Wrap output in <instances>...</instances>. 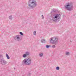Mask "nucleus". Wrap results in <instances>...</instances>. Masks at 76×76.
Returning <instances> with one entry per match:
<instances>
[{
  "label": "nucleus",
  "mask_w": 76,
  "mask_h": 76,
  "mask_svg": "<svg viewBox=\"0 0 76 76\" xmlns=\"http://www.w3.org/2000/svg\"><path fill=\"white\" fill-rule=\"evenodd\" d=\"M28 3V6L31 9H34L37 5V3L35 0H29Z\"/></svg>",
  "instance_id": "nucleus-1"
},
{
  "label": "nucleus",
  "mask_w": 76,
  "mask_h": 76,
  "mask_svg": "<svg viewBox=\"0 0 76 76\" xmlns=\"http://www.w3.org/2000/svg\"><path fill=\"white\" fill-rule=\"evenodd\" d=\"M70 54V53L68 52H66L65 53V55L66 56H69Z\"/></svg>",
  "instance_id": "nucleus-12"
},
{
  "label": "nucleus",
  "mask_w": 76,
  "mask_h": 76,
  "mask_svg": "<svg viewBox=\"0 0 76 76\" xmlns=\"http://www.w3.org/2000/svg\"><path fill=\"white\" fill-rule=\"evenodd\" d=\"M23 62L27 66H30L32 63V60L30 58H26L24 59Z\"/></svg>",
  "instance_id": "nucleus-4"
},
{
  "label": "nucleus",
  "mask_w": 76,
  "mask_h": 76,
  "mask_svg": "<svg viewBox=\"0 0 76 76\" xmlns=\"http://www.w3.org/2000/svg\"><path fill=\"white\" fill-rule=\"evenodd\" d=\"M66 9L69 11L73 10V4L72 3H67L65 6Z\"/></svg>",
  "instance_id": "nucleus-5"
},
{
  "label": "nucleus",
  "mask_w": 76,
  "mask_h": 76,
  "mask_svg": "<svg viewBox=\"0 0 76 76\" xmlns=\"http://www.w3.org/2000/svg\"><path fill=\"white\" fill-rule=\"evenodd\" d=\"M25 54L26 56H29L30 55V53L28 51H26L25 52Z\"/></svg>",
  "instance_id": "nucleus-8"
},
{
  "label": "nucleus",
  "mask_w": 76,
  "mask_h": 76,
  "mask_svg": "<svg viewBox=\"0 0 76 76\" xmlns=\"http://www.w3.org/2000/svg\"><path fill=\"white\" fill-rule=\"evenodd\" d=\"M20 34L21 35H23V33L21 32H20Z\"/></svg>",
  "instance_id": "nucleus-19"
},
{
  "label": "nucleus",
  "mask_w": 76,
  "mask_h": 76,
  "mask_svg": "<svg viewBox=\"0 0 76 76\" xmlns=\"http://www.w3.org/2000/svg\"><path fill=\"white\" fill-rule=\"evenodd\" d=\"M6 56L7 58V59H8V60L10 59V57H9V55L7 54V53L6 54Z\"/></svg>",
  "instance_id": "nucleus-11"
},
{
  "label": "nucleus",
  "mask_w": 76,
  "mask_h": 76,
  "mask_svg": "<svg viewBox=\"0 0 76 76\" xmlns=\"http://www.w3.org/2000/svg\"><path fill=\"white\" fill-rule=\"evenodd\" d=\"M14 69H15V68H14Z\"/></svg>",
  "instance_id": "nucleus-24"
},
{
  "label": "nucleus",
  "mask_w": 76,
  "mask_h": 76,
  "mask_svg": "<svg viewBox=\"0 0 76 76\" xmlns=\"http://www.w3.org/2000/svg\"><path fill=\"white\" fill-rule=\"evenodd\" d=\"M42 19H44V15H42Z\"/></svg>",
  "instance_id": "nucleus-22"
},
{
  "label": "nucleus",
  "mask_w": 76,
  "mask_h": 76,
  "mask_svg": "<svg viewBox=\"0 0 76 76\" xmlns=\"http://www.w3.org/2000/svg\"><path fill=\"white\" fill-rule=\"evenodd\" d=\"M14 39L17 41H20L21 39H20L19 35H17L15 37Z\"/></svg>",
  "instance_id": "nucleus-7"
},
{
  "label": "nucleus",
  "mask_w": 76,
  "mask_h": 76,
  "mask_svg": "<svg viewBox=\"0 0 76 76\" xmlns=\"http://www.w3.org/2000/svg\"><path fill=\"white\" fill-rule=\"evenodd\" d=\"M58 38L56 37H53L50 39V42L53 44L57 45L58 44Z\"/></svg>",
  "instance_id": "nucleus-3"
},
{
  "label": "nucleus",
  "mask_w": 76,
  "mask_h": 76,
  "mask_svg": "<svg viewBox=\"0 0 76 76\" xmlns=\"http://www.w3.org/2000/svg\"><path fill=\"white\" fill-rule=\"evenodd\" d=\"M56 45H52V48H56Z\"/></svg>",
  "instance_id": "nucleus-17"
},
{
  "label": "nucleus",
  "mask_w": 76,
  "mask_h": 76,
  "mask_svg": "<svg viewBox=\"0 0 76 76\" xmlns=\"http://www.w3.org/2000/svg\"><path fill=\"white\" fill-rule=\"evenodd\" d=\"M49 47H51V46L50 45H46V48H48Z\"/></svg>",
  "instance_id": "nucleus-15"
},
{
  "label": "nucleus",
  "mask_w": 76,
  "mask_h": 76,
  "mask_svg": "<svg viewBox=\"0 0 76 76\" xmlns=\"http://www.w3.org/2000/svg\"><path fill=\"white\" fill-rule=\"evenodd\" d=\"M39 56L40 57H42V56H43V53H39Z\"/></svg>",
  "instance_id": "nucleus-9"
},
{
  "label": "nucleus",
  "mask_w": 76,
  "mask_h": 76,
  "mask_svg": "<svg viewBox=\"0 0 76 76\" xmlns=\"http://www.w3.org/2000/svg\"><path fill=\"white\" fill-rule=\"evenodd\" d=\"M41 42L42 43H45V40L44 39H42L41 40Z\"/></svg>",
  "instance_id": "nucleus-10"
},
{
  "label": "nucleus",
  "mask_w": 76,
  "mask_h": 76,
  "mask_svg": "<svg viewBox=\"0 0 76 76\" xmlns=\"http://www.w3.org/2000/svg\"><path fill=\"white\" fill-rule=\"evenodd\" d=\"M59 69H60V67H59V66H57L56 68V70H59Z\"/></svg>",
  "instance_id": "nucleus-18"
},
{
  "label": "nucleus",
  "mask_w": 76,
  "mask_h": 76,
  "mask_svg": "<svg viewBox=\"0 0 76 76\" xmlns=\"http://www.w3.org/2000/svg\"><path fill=\"white\" fill-rule=\"evenodd\" d=\"M0 63L2 65H6L7 63V62L6 61L4 58H2L0 59Z\"/></svg>",
  "instance_id": "nucleus-6"
},
{
  "label": "nucleus",
  "mask_w": 76,
  "mask_h": 76,
  "mask_svg": "<svg viewBox=\"0 0 76 76\" xmlns=\"http://www.w3.org/2000/svg\"><path fill=\"white\" fill-rule=\"evenodd\" d=\"M33 34L34 35H36L37 34V32H36V31H34V32Z\"/></svg>",
  "instance_id": "nucleus-16"
},
{
  "label": "nucleus",
  "mask_w": 76,
  "mask_h": 76,
  "mask_svg": "<svg viewBox=\"0 0 76 76\" xmlns=\"http://www.w3.org/2000/svg\"><path fill=\"white\" fill-rule=\"evenodd\" d=\"M3 55H0V57L1 58V57H3Z\"/></svg>",
  "instance_id": "nucleus-21"
},
{
  "label": "nucleus",
  "mask_w": 76,
  "mask_h": 76,
  "mask_svg": "<svg viewBox=\"0 0 76 76\" xmlns=\"http://www.w3.org/2000/svg\"><path fill=\"white\" fill-rule=\"evenodd\" d=\"M26 57H27V56L26 54H24L23 56V58H26Z\"/></svg>",
  "instance_id": "nucleus-14"
},
{
  "label": "nucleus",
  "mask_w": 76,
  "mask_h": 76,
  "mask_svg": "<svg viewBox=\"0 0 76 76\" xmlns=\"http://www.w3.org/2000/svg\"><path fill=\"white\" fill-rule=\"evenodd\" d=\"M55 16L54 17H53L52 20L53 22H59L60 20V14H56L54 15Z\"/></svg>",
  "instance_id": "nucleus-2"
},
{
  "label": "nucleus",
  "mask_w": 76,
  "mask_h": 76,
  "mask_svg": "<svg viewBox=\"0 0 76 76\" xmlns=\"http://www.w3.org/2000/svg\"><path fill=\"white\" fill-rule=\"evenodd\" d=\"M29 75H31V74L30 73H29Z\"/></svg>",
  "instance_id": "nucleus-23"
},
{
  "label": "nucleus",
  "mask_w": 76,
  "mask_h": 76,
  "mask_svg": "<svg viewBox=\"0 0 76 76\" xmlns=\"http://www.w3.org/2000/svg\"><path fill=\"white\" fill-rule=\"evenodd\" d=\"M53 12H56V11H55V10H53Z\"/></svg>",
  "instance_id": "nucleus-20"
},
{
  "label": "nucleus",
  "mask_w": 76,
  "mask_h": 76,
  "mask_svg": "<svg viewBox=\"0 0 76 76\" xmlns=\"http://www.w3.org/2000/svg\"><path fill=\"white\" fill-rule=\"evenodd\" d=\"M9 19L10 20H12V19H13V17H12V15L10 16L9 17Z\"/></svg>",
  "instance_id": "nucleus-13"
}]
</instances>
